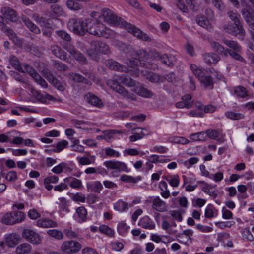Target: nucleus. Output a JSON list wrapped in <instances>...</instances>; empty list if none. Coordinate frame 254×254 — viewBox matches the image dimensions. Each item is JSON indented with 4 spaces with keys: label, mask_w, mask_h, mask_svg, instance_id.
<instances>
[{
    "label": "nucleus",
    "mask_w": 254,
    "mask_h": 254,
    "mask_svg": "<svg viewBox=\"0 0 254 254\" xmlns=\"http://www.w3.org/2000/svg\"><path fill=\"white\" fill-rule=\"evenodd\" d=\"M227 15L233 23L224 25L223 28L225 31L233 35L244 36L245 31L242 24L240 15L237 11L229 10L227 12Z\"/></svg>",
    "instance_id": "1"
},
{
    "label": "nucleus",
    "mask_w": 254,
    "mask_h": 254,
    "mask_svg": "<svg viewBox=\"0 0 254 254\" xmlns=\"http://www.w3.org/2000/svg\"><path fill=\"white\" fill-rule=\"evenodd\" d=\"M93 45L94 48L88 50L87 53L89 56L95 61H98L99 59V54L106 55L111 53L108 45L104 42L99 41L95 42Z\"/></svg>",
    "instance_id": "2"
},
{
    "label": "nucleus",
    "mask_w": 254,
    "mask_h": 254,
    "mask_svg": "<svg viewBox=\"0 0 254 254\" xmlns=\"http://www.w3.org/2000/svg\"><path fill=\"white\" fill-rule=\"evenodd\" d=\"M87 25L88 19L80 21L71 19L67 23L69 29L72 31L75 34L80 35H84L87 33Z\"/></svg>",
    "instance_id": "3"
},
{
    "label": "nucleus",
    "mask_w": 254,
    "mask_h": 254,
    "mask_svg": "<svg viewBox=\"0 0 254 254\" xmlns=\"http://www.w3.org/2000/svg\"><path fill=\"white\" fill-rule=\"evenodd\" d=\"M107 84L112 90L116 91L123 97L130 100H136V96L132 93L129 92L126 89L121 86L116 80L110 79L107 81Z\"/></svg>",
    "instance_id": "4"
},
{
    "label": "nucleus",
    "mask_w": 254,
    "mask_h": 254,
    "mask_svg": "<svg viewBox=\"0 0 254 254\" xmlns=\"http://www.w3.org/2000/svg\"><path fill=\"white\" fill-rule=\"evenodd\" d=\"M121 21L122 27L127 29L134 36L145 41L149 42L151 41V38L147 34L143 32L135 26L128 23L125 20H121Z\"/></svg>",
    "instance_id": "5"
},
{
    "label": "nucleus",
    "mask_w": 254,
    "mask_h": 254,
    "mask_svg": "<svg viewBox=\"0 0 254 254\" xmlns=\"http://www.w3.org/2000/svg\"><path fill=\"white\" fill-rule=\"evenodd\" d=\"M212 46L215 51L221 55L227 56V54H229L231 57L235 60L241 62L244 61V59L238 53L239 52L233 51L229 49H224L223 46L216 42H213L212 43Z\"/></svg>",
    "instance_id": "6"
},
{
    "label": "nucleus",
    "mask_w": 254,
    "mask_h": 254,
    "mask_svg": "<svg viewBox=\"0 0 254 254\" xmlns=\"http://www.w3.org/2000/svg\"><path fill=\"white\" fill-rule=\"evenodd\" d=\"M82 248V245L74 240L64 241L61 246V251L65 254H73L78 252Z\"/></svg>",
    "instance_id": "7"
},
{
    "label": "nucleus",
    "mask_w": 254,
    "mask_h": 254,
    "mask_svg": "<svg viewBox=\"0 0 254 254\" xmlns=\"http://www.w3.org/2000/svg\"><path fill=\"white\" fill-rule=\"evenodd\" d=\"M102 16L107 23L116 26L122 27L121 20H124L120 17H118L109 9L105 8L102 9Z\"/></svg>",
    "instance_id": "8"
},
{
    "label": "nucleus",
    "mask_w": 254,
    "mask_h": 254,
    "mask_svg": "<svg viewBox=\"0 0 254 254\" xmlns=\"http://www.w3.org/2000/svg\"><path fill=\"white\" fill-rule=\"evenodd\" d=\"M105 29V26L102 23L95 20L88 19L87 32L98 37H100L101 31Z\"/></svg>",
    "instance_id": "9"
},
{
    "label": "nucleus",
    "mask_w": 254,
    "mask_h": 254,
    "mask_svg": "<svg viewBox=\"0 0 254 254\" xmlns=\"http://www.w3.org/2000/svg\"><path fill=\"white\" fill-rule=\"evenodd\" d=\"M149 202L151 204L152 208L158 212H165L168 209V204L159 196L152 197Z\"/></svg>",
    "instance_id": "10"
},
{
    "label": "nucleus",
    "mask_w": 254,
    "mask_h": 254,
    "mask_svg": "<svg viewBox=\"0 0 254 254\" xmlns=\"http://www.w3.org/2000/svg\"><path fill=\"white\" fill-rule=\"evenodd\" d=\"M22 236L27 241L34 245H38L41 242V238L40 235L31 229H24L22 232Z\"/></svg>",
    "instance_id": "11"
},
{
    "label": "nucleus",
    "mask_w": 254,
    "mask_h": 254,
    "mask_svg": "<svg viewBox=\"0 0 254 254\" xmlns=\"http://www.w3.org/2000/svg\"><path fill=\"white\" fill-rule=\"evenodd\" d=\"M193 235V231L192 230L187 229L183 230L182 233L177 234L176 237L179 242L189 246L192 242Z\"/></svg>",
    "instance_id": "12"
},
{
    "label": "nucleus",
    "mask_w": 254,
    "mask_h": 254,
    "mask_svg": "<svg viewBox=\"0 0 254 254\" xmlns=\"http://www.w3.org/2000/svg\"><path fill=\"white\" fill-rule=\"evenodd\" d=\"M64 47L78 62L83 64H87V60L85 57L79 51L76 50L73 46L67 44Z\"/></svg>",
    "instance_id": "13"
},
{
    "label": "nucleus",
    "mask_w": 254,
    "mask_h": 254,
    "mask_svg": "<svg viewBox=\"0 0 254 254\" xmlns=\"http://www.w3.org/2000/svg\"><path fill=\"white\" fill-rule=\"evenodd\" d=\"M241 13L249 25V31L251 35L254 34V12H251L248 9L245 8L242 9Z\"/></svg>",
    "instance_id": "14"
},
{
    "label": "nucleus",
    "mask_w": 254,
    "mask_h": 254,
    "mask_svg": "<svg viewBox=\"0 0 254 254\" xmlns=\"http://www.w3.org/2000/svg\"><path fill=\"white\" fill-rule=\"evenodd\" d=\"M50 12L46 13V15L50 19L56 18L57 17L64 14V8L59 4H54L51 5Z\"/></svg>",
    "instance_id": "15"
},
{
    "label": "nucleus",
    "mask_w": 254,
    "mask_h": 254,
    "mask_svg": "<svg viewBox=\"0 0 254 254\" xmlns=\"http://www.w3.org/2000/svg\"><path fill=\"white\" fill-rule=\"evenodd\" d=\"M129 64L131 67L137 66L144 67L150 69H154L157 66L155 64L151 62H140L137 58H131L129 60Z\"/></svg>",
    "instance_id": "16"
},
{
    "label": "nucleus",
    "mask_w": 254,
    "mask_h": 254,
    "mask_svg": "<svg viewBox=\"0 0 254 254\" xmlns=\"http://www.w3.org/2000/svg\"><path fill=\"white\" fill-rule=\"evenodd\" d=\"M1 12L4 17L6 22H16L18 20L16 12L9 7H4L1 9Z\"/></svg>",
    "instance_id": "17"
},
{
    "label": "nucleus",
    "mask_w": 254,
    "mask_h": 254,
    "mask_svg": "<svg viewBox=\"0 0 254 254\" xmlns=\"http://www.w3.org/2000/svg\"><path fill=\"white\" fill-rule=\"evenodd\" d=\"M20 240L19 235L16 233H12L5 235L4 243L8 247L13 248L19 243Z\"/></svg>",
    "instance_id": "18"
},
{
    "label": "nucleus",
    "mask_w": 254,
    "mask_h": 254,
    "mask_svg": "<svg viewBox=\"0 0 254 254\" xmlns=\"http://www.w3.org/2000/svg\"><path fill=\"white\" fill-rule=\"evenodd\" d=\"M50 50L51 53L56 57L65 61H68L69 59L67 57L66 53L59 46L57 45H51Z\"/></svg>",
    "instance_id": "19"
},
{
    "label": "nucleus",
    "mask_w": 254,
    "mask_h": 254,
    "mask_svg": "<svg viewBox=\"0 0 254 254\" xmlns=\"http://www.w3.org/2000/svg\"><path fill=\"white\" fill-rule=\"evenodd\" d=\"M107 66L110 69L113 70L127 72L128 69L124 65L121 64L118 62L114 61L112 59L108 60L106 62Z\"/></svg>",
    "instance_id": "20"
},
{
    "label": "nucleus",
    "mask_w": 254,
    "mask_h": 254,
    "mask_svg": "<svg viewBox=\"0 0 254 254\" xmlns=\"http://www.w3.org/2000/svg\"><path fill=\"white\" fill-rule=\"evenodd\" d=\"M72 166L66 162H61L52 169V171L55 174H60L62 172H70L72 171Z\"/></svg>",
    "instance_id": "21"
},
{
    "label": "nucleus",
    "mask_w": 254,
    "mask_h": 254,
    "mask_svg": "<svg viewBox=\"0 0 254 254\" xmlns=\"http://www.w3.org/2000/svg\"><path fill=\"white\" fill-rule=\"evenodd\" d=\"M138 225L144 229L152 230L155 228V224L153 221L148 216L141 218Z\"/></svg>",
    "instance_id": "22"
},
{
    "label": "nucleus",
    "mask_w": 254,
    "mask_h": 254,
    "mask_svg": "<svg viewBox=\"0 0 254 254\" xmlns=\"http://www.w3.org/2000/svg\"><path fill=\"white\" fill-rule=\"evenodd\" d=\"M160 62L161 64L165 65L172 67L176 63V59L175 56L173 55L164 54L161 55Z\"/></svg>",
    "instance_id": "23"
},
{
    "label": "nucleus",
    "mask_w": 254,
    "mask_h": 254,
    "mask_svg": "<svg viewBox=\"0 0 254 254\" xmlns=\"http://www.w3.org/2000/svg\"><path fill=\"white\" fill-rule=\"evenodd\" d=\"M86 101L91 105L100 108L103 106L101 100L91 93H88L85 95Z\"/></svg>",
    "instance_id": "24"
},
{
    "label": "nucleus",
    "mask_w": 254,
    "mask_h": 254,
    "mask_svg": "<svg viewBox=\"0 0 254 254\" xmlns=\"http://www.w3.org/2000/svg\"><path fill=\"white\" fill-rule=\"evenodd\" d=\"M89 0H67L66 2L67 7L70 10L77 11L83 7L80 2H88Z\"/></svg>",
    "instance_id": "25"
},
{
    "label": "nucleus",
    "mask_w": 254,
    "mask_h": 254,
    "mask_svg": "<svg viewBox=\"0 0 254 254\" xmlns=\"http://www.w3.org/2000/svg\"><path fill=\"white\" fill-rule=\"evenodd\" d=\"M133 91L139 96L145 98H150L153 95V93L141 86H135Z\"/></svg>",
    "instance_id": "26"
},
{
    "label": "nucleus",
    "mask_w": 254,
    "mask_h": 254,
    "mask_svg": "<svg viewBox=\"0 0 254 254\" xmlns=\"http://www.w3.org/2000/svg\"><path fill=\"white\" fill-rule=\"evenodd\" d=\"M36 225L39 227L50 228L56 227L58 224L56 222L48 219H40L36 222Z\"/></svg>",
    "instance_id": "27"
},
{
    "label": "nucleus",
    "mask_w": 254,
    "mask_h": 254,
    "mask_svg": "<svg viewBox=\"0 0 254 254\" xmlns=\"http://www.w3.org/2000/svg\"><path fill=\"white\" fill-rule=\"evenodd\" d=\"M77 217L76 218V221L79 223H82L87 220V211L83 207H78L76 210Z\"/></svg>",
    "instance_id": "28"
},
{
    "label": "nucleus",
    "mask_w": 254,
    "mask_h": 254,
    "mask_svg": "<svg viewBox=\"0 0 254 254\" xmlns=\"http://www.w3.org/2000/svg\"><path fill=\"white\" fill-rule=\"evenodd\" d=\"M204 60L208 64H215L220 60L219 56L213 53H208L204 55Z\"/></svg>",
    "instance_id": "29"
},
{
    "label": "nucleus",
    "mask_w": 254,
    "mask_h": 254,
    "mask_svg": "<svg viewBox=\"0 0 254 254\" xmlns=\"http://www.w3.org/2000/svg\"><path fill=\"white\" fill-rule=\"evenodd\" d=\"M196 22L200 26L209 31L212 29V26L209 21L204 16H198L196 18Z\"/></svg>",
    "instance_id": "30"
},
{
    "label": "nucleus",
    "mask_w": 254,
    "mask_h": 254,
    "mask_svg": "<svg viewBox=\"0 0 254 254\" xmlns=\"http://www.w3.org/2000/svg\"><path fill=\"white\" fill-rule=\"evenodd\" d=\"M88 190L95 193H99L103 189V186L100 181H95L87 185Z\"/></svg>",
    "instance_id": "31"
},
{
    "label": "nucleus",
    "mask_w": 254,
    "mask_h": 254,
    "mask_svg": "<svg viewBox=\"0 0 254 254\" xmlns=\"http://www.w3.org/2000/svg\"><path fill=\"white\" fill-rule=\"evenodd\" d=\"M22 20L26 26L29 29L30 31L35 34H39L40 33V30L39 28L35 25L29 18L25 16L22 17Z\"/></svg>",
    "instance_id": "32"
},
{
    "label": "nucleus",
    "mask_w": 254,
    "mask_h": 254,
    "mask_svg": "<svg viewBox=\"0 0 254 254\" xmlns=\"http://www.w3.org/2000/svg\"><path fill=\"white\" fill-rule=\"evenodd\" d=\"M64 180L65 182H69V185L72 188L78 189L83 187L81 180L73 177H68L65 178Z\"/></svg>",
    "instance_id": "33"
},
{
    "label": "nucleus",
    "mask_w": 254,
    "mask_h": 254,
    "mask_svg": "<svg viewBox=\"0 0 254 254\" xmlns=\"http://www.w3.org/2000/svg\"><path fill=\"white\" fill-rule=\"evenodd\" d=\"M129 207V204L122 200H119L114 204V209L120 212L127 211Z\"/></svg>",
    "instance_id": "34"
},
{
    "label": "nucleus",
    "mask_w": 254,
    "mask_h": 254,
    "mask_svg": "<svg viewBox=\"0 0 254 254\" xmlns=\"http://www.w3.org/2000/svg\"><path fill=\"white\" fill-rule=\"evenodd\" d=\"M32 249L30 245L27 243H23L18 245L16 250V254H26L29 253Z\"/></svg>",
    "instance_id": "35"
},
{
    "label": "nucleus",
    "mask_w": 254,
    "mask_h": 254,
    "mask_svg": "<svg viewBox=\"0 0 254 254\" xmlns=\"http://www.w3.org/2000/svg\"><path fill=\"white\" fill-rule=\"evenodd\" d=\"M121 82L127 87H133L135 86V81L129 76L127 74H123L119 77Z\"/></svg>",
    "instance_id": "36"
},
{
    "label": "nucleus",
    "mask_w": 254,
    "mask_h": 254,
    "mask_svg": "<svg viewBox=\"0 0 254 254\" xmlns=\"http://www.w3.org/2000/svg\"><path fill=\"white\" fill-rule=\"evenodd\" d=\"M68 78L75 82H83L88 83V80L82 75L76 73H70L68 74Z\"/></svg>",
    "instance_id": "37"
},
{
    "label": "nucleus",
    "mask_w": 254,
    "mask_h": 254,
    "mask_svg": "<svg viewBox=\"0 0 254 254\" xmlns=\"http://www.w3.org/2000/svg\"><path fill=\"white\" fill-rule=\"evenodd\" d=\"M206 135L209 138L218 140L219 141L222 140V134L220 132L214 130L208 129L206 131Z\"/></svg>",
    "instance_id": "38"
},
{
    "label": "nucleus",
    "mask_w": 254,
    "mask_h": 254,
    "mask_svg": "<svg viewBox=\"0 0 254 254\" xmlns=\"http://www.w3.org/2000/svg\"><path fill=\"white\" fill-rule=\"evenodd\" d=\"M11 65L17 71H22V64L15 56H11L9 59Z\"/></svg>",
    "instance_id": "39"
},
{
    "label": "nucleus",
    "mask_w": 254,
    "mask_h": 254,
    "mask_svg": "<svg viewBox=\"0 0 254 254\" xmlns=\"http://www.w3.org/2000/svg\"><path fill=\"white\" fill-rule=\"evenodd\" d=\"M19 72L22 73H28L33 79L36 77V75L39 74L35 69L27 64H22V71Z\"/></svg>",
    "instance_id": "40"
},
{
    "label": "nucleus",
    "mask_w": 254,
    "mask_h": 254,
    "mask_svg": "<svg viewBox=\"0 0 254 254\" xmlns=\"http://www.w3.org/2000/svg\"><path fill=\"white\" fill-rule=\"evenodd\" d=\"M234 94L237 97L245 98L248 96V92L245 88L242 86H238L234 88Z\"/></svg>",
    "instance_id": "41"
},
{
    "label": "nucleus",
    "mask_w": 254,
    "mask_h": 254,
    "mask_svg": "<svg viewBox=\"0 0 254 254\" xmlns=\"http://www.w3.org/2000/svg\"><path fill=\"white\" fill-rule=\"evenodd\" d=\"M135 55L140 62H149V54L143 49H139L135 52Z\"/></svg>",
    "instance_id": "42"
},
{
    "label": "nucleus",
    "mask_w": 254,
    "mask_h": 254,
    "mask_svg": "<svg viewBox=\"0 0 254 254\" xmlns=\"http://www.w3.org/2000/svg\"><path fill=\"white\" fill-rule=\"evenodd\" d=\"M223 43L226 44L228 47L233 49L236 52H240L241 50V47L239 44L235 41L229 40L226 39L223 40Z\"/></svg>",
    "instance_id": "43"
},
{
    "label": "nucleus",
    "mask_w": 254,
    "mask_h": 254,
    "mask_svg": "<svg viewBox=\"0 0 254 254\" xmlns=\"http://www.w3.org/2000/svg\"><path fill=\"white\" fill-rule=\"evenodd\" d=\"M12 212L7 213L3 215L1 219V222L7 225H12L15 224V220Z\"/></svg>",
    "instance_id": "44"
},
{
    "label": "nucleus",
    "mask_w": 254,
    "mask_h": 254,
    "mask_svg": "<svg viewBox=\"0 0 254 254\" xmlns=\"http://www.w3.org/2000/svg\"><path fill=\"white\" fill-rule=\"evenodd\" d=\"M207 137L206 133L203 131L192 133L190 135V138L193 141H204Z\"/></svg>",
    "instance_id": "45"
},
{
    "label": "nucleus",
    "mask_w": 254,
    "mask_h": 254,
    "mask_svg": "<svg viewBox=\"0 0 254 254\" xmlns=\"http://www.w3.org/2000/svg\"><path fill=\"white\" fill-rule=\"evenodd\" d=\"M169 184L173 187H177L179 186L180 180L178 175H174L167 176L165 178Z\"/></svg>",
    "instance_id": "46"
},
{
    "label": "nucleus",
    "mask_w": 254,
    "mask_h": 254,
    "mask_svg": "<svg viewBox=\"0 0 254 254\" xmlns=\"http://www.w3.org/2000/svg\"><path fill=\"white\" fill-rule=\"evenodd\" d=\"M199 80L201 83H202L205 87H210L211 89L213 88L214 82L213 78L210 76H203L201 78H200Z\"/></svg>",
    "instance_id": "47"
},
{
    "label": "nucleus",
    "mask_w": 254,
    "mask_h": 254,
    "mask_svg": "<svg viewBox=\"0 0 254 254\" xmlns=\"http://www.w3.org/2000/svg\"><path fill=\"white\" fill-rule=\"evenodd\" d=\"M100 232L102 233L105 234L109 237H113L114 236L115 232L113 229L109 227L107 225H101L99 227Z\"/></svg>",
    "instance_id": "48"
},
{
    "label": "nucleus",
    "mask_w": 254,
    "mask_h": 254,
    "mask_svg": "<svg viewBox=\"0 0 254 254\" xmlns=\"http://www.w3.org/2000/svg\"><path fill=\"white\" fill-rule=\"evenodd\" d=\"M169 141L173 143L186 144L189 141L183 137L173 136L169 138Z\"/></svg>",
    "instance_id": "49"
},
{
    "label": "nucleus",
    "mask_w": 254,
    "mask_h": 254,
    "mask_svg": "<svg viewBox=\"0 0 254 254\" xmlns=\"http://www.w3.org/2000/svg\"><path fill=\"white\" fill-rule=\"evenodd\" d=\"M129 228L126 223L121 222L117 226L118 232L121 235H124L127 232Z\"/></svg>",
    "instance_id": "50"
},
{
    "label": "nucleus",
    "mask_w": 254,
    "mask_h": 254,
    "mask_svg": "<svg viewBox=\"0 0 254 254\" xmlns=\"http://www.w3.org/2000/svg\"><path fill=\"white\" fill-rule=\"evenodd\" d=\"M122 133V132L117 130H110L107 131L104 135V139L107 142H110L114 135L116 134Z\"/></svg>",
    "instance_id": "51"
},
{
    "label": "nucleus",
    "mask_w": 254,
    "mask_h": 254,
    "mask_svg": "<svg viewBox=\"0 0 254 254\" xmlns=\"http://www.w3.org/2000/svg\"><path fill=\"white\" fill-rule=\"evenodd\" d=\"M47 234L51 237L58 240L62 239L64 237L63 234L61 231L55 229L49 230L47 231Z\"/></svg>",
    "instance_id": "52"
},
{
    "label": "nucleus",
    "mask_w": 254,
    "mask_h": 254,
    "mask_svg": "<svg viewBox=\"0 0 254 254\" xmlns=\"http://www.w3.org/2000/svg\"><path fill=\"white\" fill-rule=\"evenodd\" d=\"M116 33L114 31L107 28L105 26V29L101 31L100 37H103L106 38H112L115 36Z\"/></svg>",
    "instance_id": "53"
},
{
    "label": "nucleus",
    "mask_w": 254,
    "mask_h": 254,
    "mask_svg": "<svg viewBox=\"0 0 254 254\" xmlns=\"http://www.w3.org/2000/svg\"><path fill=\"white\" fill-rule=\"evenodd\" d=\"M13 215H14V218L15 220V224L19 223L24 221L25 218V214L24 213L21 211H14L12 212Z\"/></svg>",
    "instance_id": "54"
},
{
    "label": "nucleus",
    "mask_w": 254,
    "mask_h": 254,
    "mask_svg": "<svg viewBox=\"0 0 254 254\" xmlns=\"http://www.w3.org/2000/svg\"><path fill=\"white\" fill-rule=\"evenodd\" d=\"M217 215L216 210L212 206H208L205 210V217L211 219Z\"/></svg>",
    "instance_id": "55"
},
{
    "label": "nucleus",
    "mask_w": 254,
    "mask_h": 254,
    "mask_svg": "<svg viewBox=\"0 0 254 254\" xmlns=\"http://www.w3.org/2000/svg\"><path fill=\"white\" fill-rule=\"evenodd\" d=\"M225 115L228 118L232 120H239L244 117L243 114L233 112H227L225 113Z\"/></svg>",
    "instance_id": "56"
},
{
    "label": "nucleus",
    "mask_w": 254,
    "mask_h": 254,
    "mask_svg": "<svg viewBox=\"0 0 254 254\" xmlns=\"http://www.w3.org/2000/svg\"><path fill=\"white\" fill-rule=\"evenodd\" d=\"M170 216L178 222H181L183 220V217L181 212L179 210H171L169 212Z\"/></svg>",
    "instance_id": "57"
},
{
    "label": "nucleus",
    "mask_w": 254,
    "mask_h": 254,
    "mask_svg": "<svg viewBox=\"0 0 254 254\" xmlns=\"http://www.w3.org/2000/svg\"><path fill=\"white\" fill-rule=\"evenodd\" d=\"M190 67L193 74L199 78V80L203 76L202 71L198 68L196 65L193 64H190Z\"/></svg>",
    "instance_id": "58"
},
{
    "label": "nucleus",
    "mask_w": 254,
    "mask_h": 254,
    "mask_svg": "<svg viewBox=\"0 0 254 254\" xmlns=\"http://www.w3.org/2000/svg\"><path fill=\"white\" fill-rule=\"evenodd\" d=\"M68 144L67 141L63 140L57 144L56 148L53 149L55 152H59L65 148Z\"/></svg>",
    "instance_id": "59"
},
{
    "label": "nucleus",
    "mask_w": 254,
    "mask_h": 254,
    "mask_svg": "<svg viewBox=\"0 0 254 254\" xmlns=\"http://www.w3.org/2000/svg\"><path fill=\"white\" fill-rule=\"evenodd\" d=\"M105 153L106 155L110 157H118L120 156V153L118 151L110 147L105 148Z\"/></svg>",
    "instance_id": "60"
},
{
    "label": "nucleus",
    "mask_w": 254,
    "mask_h": 254,
    "mask_svg": "<svg viewBox=\"0 0 254 254\" xmlns=\"http://www.w3.org/2000/svg\"><path fill=\"white\" fill-rule=\"evenodd\" d=\"M56 33L59 37L67 42H69L71 39L70 35L65 31L59 30L56 31Z\"/></svg>",
    "instance_id": "61"
},
{
    "label": "nucleus",
    "mask_w": 254,
    "mask_h": 254,
    "mask_svg": "<svg viewBox=\"0 0 254 254\" xmlns=\"http://www.w3.org/2000/svg\"><path fill=\"white\" fill-rule=\"evenodd\" d=\"M195 228L202 233H209L213 230V228L210 226L203 225L200 224H197L195 226Z\"/></svg>",
    "instance_id": "62"
},
{
    "label": "nucleus",
    "mask_w": 254,
    "mask_h": 254,
    "mask_svg": "<svg viewBox=\"0 0 254 254\" xmlns=\"http://www.w3.org/2000/svg\"><path fill=\"white\" fill-rule=\"evenodd\" d=\"M146 78L151 82L158 83L160 80V76L156 74L149 73L147 75Z\"/></svg>",
    "instance_id": "63"
},
{
    "label": "nucleus",
    "mask_w": 254,
    "mask_h": 254,
    "mask_svg": "<svg viewBox=\"0 0 254 254\" xmlns=\"http://www.w3.org/2000/svg\"><path fill=\"white\" fill-rule=\"evenodd\" d=\"M5 179L9 182H14L17 179L16 172L13 170L9 171L5 176Z\"/></svg>",
    "instance_id": "64"
}]
</instances>
